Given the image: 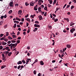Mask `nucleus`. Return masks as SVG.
<instances>
[{"mask_svg": "<svg viewBox=\"0 0 76 76\" xmlns=\"http://www.w3.org/2000/svg\"><path fill=\"white\" fill-rule=\"evenodd\" d=\"M75 29L73 28L71 29L70 31L71 34H73V32H74V31H75Z\"/></svg>", "mask_w": 76, "mask_h": 76, "instance_id": "1", "label": "nucleus"}, {"mask_svg": "<svg viewBox=\"0 0 76 76\" xmlns=\"http://www.w3.org/2000/svg\"><path fill=\"white\" fill-rule=\"evenodd\" d=\"M13 1L10 2L9 4L10 6V7H13Z\"/></svg>", "mask_w": 76, "mask_h": 76, "instance_id": "2", "label": "nucleus"}, {"mask_svg": "<svg viewBox=\"0 0 76 76\" xmlns=\"http://www.w3.org/2000/svg\"><path fill=\"white\" fill-rule=\"evenodd\" d=\"M34 26L35 27H37V28H40V26L39 25H37V24H35L34 25Z\"/></svg>", "mask_w": 76, "mask_h": 76, "instance_id": "3", "label": "nucleus"}, {"mask_svg": "<svg viewBox=\"0 0 76 76\" xmlns=\"http://www.w3.org/2000/svg\"><path fill=\"white\" fill-rule=\"evenodd\" d=\"M38 11L39 12H42L41 10H42V8H41V7H39L38 8Z\"/></svg>", "mask_w": 76, "mask_h": 76, "instance_id": "4", "label": "nucleus"}, {"mask_svg": "<svg viewBox=\"0 0 76 76\" xmlns=\"http://www.w3.org/2000/svg\"><path fill=\"white\" fill-rule=\"evenodd\" d=\"M12 45L13 46V47H15V46H17V43H16L15 44H12Z\"/></svg>", "mask_w": 76, "mask_h": 76, "instance_id": "5", "label": "nucleus"}, {"mask_svg": "<svg viewBox=\"0 0 76 76\" xmlns=\"http://www.w3.org/2000/svg\"><path fill=\"white\" fill-rule=\"evenodd\" d=\"M75 25V23H73V22H71L70 23V26H72V25Z\"/></svg>", "mask_w": 76, "mask_h": 76, "instance_id": "6", "label": "nucleus"}, {"mask_svg": "<svg viewBox=\"0 0 76 76\" xmlns=\"http://www.w3.org/2000/svg\"><path fill=\"white\" fill-rule=\"evenodd\" d=\"M40 63V64L41 65H43L44 64V62H43V61H39Z\"/></svg>", "mask_w": 76, "mask_h": 76, "instance_id": "7", "label": "nucleus"}, {"mask_svg": "<svg viewBox=\"0 0 76 76\" xmlns=\"http://www.w3.org/2000/svg\"><path fill=\"white\" fill-rule=\"evenodd\" d=\"M22 61H19L17 63L18 64H22Z\"/></svg>", "mask_w": 76, "mask_h": 76, "instance_id": "8", "label": "nucleus"}, {"mask_svg": "<svg viewBox=\"0 0 76 76\" xmlns=\"http://www.w3.org/2000/svg\"><path fill=\"white\" fill-rule=\"evenodd\" d=\"M2 44L3 45H6L7 44V43L4 42V41H3L2 42Z\"/></svg>", "mask_w": 76, "mask_h": 76, "instance_id": "9", "label": "nucleus"}, {"mask_svg": "<svg viewBox=\"0 0 76 76\" xmlns=\"http://www.w3.org/2000/svg\"><path fill=\"white\" fill-rule=\"evenodd\" d=\"M64 20H67V22H69V18H64Z\"/></svg>", "mask_w": 76, "mask_h": 76, "instance_id": "10", "label": "nucleus"}, {"mask_svg": "<svg viewBox=\"0 0 76 76\" xmlns=\"http://www.w3.org/2000/svg\"><path fill=\"white\" fill-rule=\"evenodd\" d=\"M22 11L21 10H20L18 11V14H20V15H21V13H22Z\"/></svg>", "mask_w": 76, "mask_h": 76, "instance_id": "11", "label": "nucleus"}, {"mask_svg": "<svg viewBox=\"0 0 76 76\" xmlns=\"http://www.w3.org/2000/svg\"><path fill=\"white\" fill-rule=\"evenodd\" d=\"M39 20H42V16H41V15H39Z\"/></svg>", "mask_w": 76, "mask_h": 76, "instance_id": "12", "label": "nucleus"}, {"mask_svg": "<svg viewBox=\"0 0 76 76\" xmlns=\"http://www.w3.org/2000/svg\"><path fill=\"white\" fill-rule=\"evenodd\" d=\"M39 3H43L44 1L42 0H39L38 1Z\"/></svg>", "mask_w": 76, "mask_h": 76, "instance_id": "13", "label": "nucleus"}, {"mask_svg": "<svg viewBox=\"0 0 76 76\" xmlns=\"http://www.w3.org/2000/svg\"><path fill=\"white\" fill-rule=\"evenodd\" d=\"M30 5H31V6H33L34 5V3H32V2H31L30 3Z\"/></svg>", "mask_w": 76, "mask_h": 76, "instance_id": "14", "label": "nucleus"}, {"mask_svg": "<svg viewBox=\"0 0 76 76\" xmlns=\"http://www.w3.org/2000/svg\"><path fill=\"white\" fill-rule=\"evenodd\" d=\"M6 66L5 65H3L1 66V69H4V67H5Z\"/></svg>", "mask_w": 76, "mask_h": 76, "instance_id": "15", "label": "nucleus"}, {"mask_svg": "<svg viewBox=\"0 0 76 76\" xmlns=\"http://www.w3.org/2000/svg\"><path fill=\"white\" fill-rule=\"evenodd\" d=\"M66 47L68 48H70V45H67Z\"/></svg>", "mask_w": 76, "mask_h": 76, "instance_id": "16", "label": "nucleus"}, {"mask_svg": "<svg viewBox=\"0 0 76 76\" xmlns=\"http://www.w3.org/2000/svg\"><path fill=\"white\" fill-rule=\"evenodd\" d=\"M37 30H38V28H35L34 29V30H33V31L34 32H35V31H37Z\"/></svg>", "mask_w": 76, "mask_h": 76, "instance_id": "17", "label": "nucleus"}, {"mask_svg": "<svg viewBox=\"0 0 76 76\" xmlns=\"http://www.w3.org/2000/svg\"><path fill=\"white\" fill-rule=\"evenodd\" d=\"M12 12H13L12 10H11L8 13H9V14H11V13H12Z\"/></svg>", "mask_w": 76, "mask_h": 76, "instance_id": "18", "label": "nucleus"}, {"mask_svg": "<svg viewBox=\"0 0 76 76\" xmlns=\"http://www.w3.org/2000/svg\"><path fill=\"white\" fill-rule=\"evenodd\" d=\"M37 9L38 8H37L36 7H34V10H37Z\"/></svg>", "mask_w": 76, "mask_h": 76, "instance_id": "19", "label": "nucleus"}, {"mask_svg": "<svg viewBox=\"0 0 76 76\" xmlns=\"http://www.w3.org/2000/svg\"><path fill=\"white\" fill-rule=\"evenodd\" d=\"M44 10H46L47 11L48 10H47V7H45L44 8Z\"/></svg>", "mask_w": 76, "mask_h": 76, "instance_id": "20", "label": "nucleus"}, {"mask_svg": "<svg viewBox=\"0 0 76 76\" xmlns=\"http://www.w3.org/2000/svg\"><path fill=\"white\" fill-rule=\"evenodd\" d=\"M56 0H54V2L53 3V6L55 4H56Z\"/></svg>", "mask_w": 76, "mask_h": 76, "instance_id": "21", "label": "nucleus"}, {"mask_svg": "<svg viewBox=\"0 0 76 76\" xmlns=\"http://www.w3.org/2000/svg\"><path fill=\"white\" fill-rule=\"evenodd\" d=\"M52 41L53 43L52 44V45H54V44H55V42H54V40H53Z\"/></svg>", "mask_w": 76, "mask_h": 76, "instance_id": "22", "label": "nucleus"}, {"mask_svg": "<svg viewBox=\"0 0 76 76\" xmlns=\"http://www.w3.org/2000/svg\"><path fill=\"white\" fill-rule=\"evenodd\" d=\"M12 53L11 52H10L9 53H8V56H10L12 54Z\"/></svg>", "mask_w": 76, "mask_h": 76, "instance_id": "23", "label": "nucleus"}, {"mask_svg": "<svg viewBox=\"0 0 76 76\" xmlns=\"http://www.w3.org/2000/svg\"><path fill=\"white\" fill-rule=\"evenodd\" d=\"M12 36L13 37L12 38H16V36L15 35H12Z\"/></svg>", "mask_w": 76, "mask_h": 76, "instance_id": "24", "label": "nucleus"}, {"mask_svg": "<svg viewBox=\"0 0 76 76\" xmlns=\"http://www.w3.org/2000/svg\"><path fill=\"white\" fill-rule=\"evenodd\" d=\"M16 27V23L14 24V25L13 26L14 28H15Z\"/></svg>", "mask_w": 76, "mask_h": 76, "instance_id": "25", "label": "nucleus"}, {"mask_svg": "<svg viewBox=\"0 0 76 76\" xmlns=\"http://www.w3.org/2000/svg\"><path fill=\"white\" fill-rule=\"evenodd\" d=\"M48 7H51V5L50 4H48Z\"/></svg>", "mask_w": 76, "mask_h": 76, "instance_id": "26", "label": "nucleus"}, {"mask_svg": "<svg viewBox=\"0 0 76 76\" xmlns=\"http://www.w3.org/2000/svg\"><path fill=\"white\" fill-rule=\"evenodd\" d=\"M25 4L26 6H27L28 5H29V4H28V2H26Z\"/></svg>", "mask_w": 76, "mask_h": 76, "instance_id": "27", "label": "nucleus"}, {"mask_svg": "<svg viewBox=\"0 0 76 76\" xmlns=\"http://www.w3.org/2000/svg\"><path fill=\"white\" fill-rule=\"evenodd\" d=\"M8 38L9 39H12V37H10V36H9L8 37Z\"/></svg>", "mask_w": 76, "mask_h": 76, "instance_id": "28", "label": "nucleus"}, {"mask_svg": "<svg viewBox=\"0 0 76 76\" xmlns=\"http://www.w3.org/2000/svg\"><path fill=\"white\" fill-rule=\"evenodd\" d=\"M20 40H18V41H17V44H19V43H20Z\"/></svg>", "mask_w": 76, "mask_h": 76, "instance_id": "29", "label": "nucleus"}, {"mask_svg": "<svg viewBox=\"0 0 76 76\" xmlns=\"http://www.w3.org/2000/svg\"><path fill=\"white\" fill-rule=\"evenodd\" d=\"M3 35H4V34H1L0 35L1 37H1H3Z\"/></svg>", "mask_w": 76, "mask_h": 76, "instance_id": "30", "label": "nucleus"}, {"mask_svg": "<svg viewBox=\"0 0 76 76\" xmlns=\"http://www.w3.org/2000/svg\"><path fill=\"white\" fill-rule=\"evenodd\" d=\"M50 4H52L53 3V1L52 0H50L49 1Z\"/></svg>", "mask_w": 76, "mask_h": 76, "instance_id": "31", "label": "nucleus"}, {"mask_svg": "<svg viewBox=\"0 0 76 76\" xmlns=\"http://www.w3.org/2000/svg\"><path fill=\"white\" fill-rule=\"evenodd\" d=\"M26 20H27V21H28V22H30V19L28 18L26 19Z\"/></svg>", "mask_w": 76, "mask_h": 76, "instance_id": "32", "label": "nucleus"}, {"mask_svg": "<svg viewBox=\"0 0 76 76\" xmlns=\"http://www.w3.org/2000/svg\"><path fill=\"white\" fill-rule=\"evenodd\" d=\"M57 21H58V19H56L54 20L55 22H57Z\"/></svg>", "mask_w": 76, "mask_h": 76, "instance_id": "33", "label": "nucleus"}, {"mask_svg": "<svg viewBox=\"0 0 76 76\" xmlns=\"http://www.w3.org/2000/svg\"><path fill=\"white\" fill-rule=\"evenodd\" d=\"M8 35H9V32H6V36H8Z\"/></svg>", "mask_w": 76, "mask_h": 76, "instance_id": "34", "label": "nucleus"}, {"mask_svg": "<svg viewBox=\"0 0 76 76\" xmlns=\"http://www.w3.org/2000/svg\"><path fill=\"white\" fill-rule=\"evenodd\" d=\"M11 41L12 43H14L16 42V41L13 40H11Z\"/></svg>", "mask_w": 76, "mask_h": 76, "instance_id": "35", "label": "nucleus"}, {"mask_svg": "<svg viewBox=\"0 0 76 76\" xmlns=\"http://www.w3.org/2000/svg\"><path fill=\"white\" fill-rule=\"evenodd\" d=\"M2 60H6V56H5L4 57H3Z\"/></svg>", "mask_w": 76, "mask_h": 76, "instance_id": "36", "label": "nucleus"}, {"mask_svg": "<svg viewBox=\"0 0 76 76\" xmlns=\"http://www.w3.org/2000/svg\"><path fill=\"white\" fill-rule=\"evenodd\" d=\"M22 62H23V64H25V63H26L25 61V60H22Z\"/></svg>", "mask_w": 76, "mask_h": 76, "instance_id": "37", "label": "nucleus"}, {"mask_svg": "<svg viewBox=\"0 0 76 76\" xmlns=\"http://www.w3.org/2000/svg\"><path fill=\"white\" fill-rule=\"evenodd\" d=\"M73 8H74V6L73 5H72L71 7V10H72V9H73Z\"/></svg>", "mask_w": 76, "mask_h": 76, "instance_id": "38", "label": "nucleus"}, {"mask_svg": "<svg viewBox=\"0 0 76 76\" xmlns=\"http://www.w3.org/2000/svg\"><path fill=\"white\" fill-rule=\"evenodd\" d=\"M33 73L34 74V75H36V73H37V71H36L34 70V72Z\"/></svg>", "mask_w": 76, "mask_h": 76, "instance_id": "39", "label": "nucleus"}, {"mask_svg": "<svg viewBox=\"0 0 76 76\" xmlns=\"http://www.w3.org/2000/svg\"><path fill=\"white\" fill-rule=\"evenodd\" d=\"M4 37H2V38L0 39V40H4Z\"/></svg>", "mask_w": 76, "mask_h": 76, "instance_id": "40", "label": "nucleus"}, {"mask_svg": "<svg viewBox=\"0 0 76 76\" xmlns=\"http://www.w3.org/2000/svg\"><path fill=\"white\" fill-rule=\"evenodd\" d=\"M40 7H42V8H44V5H42L40 6Z\"/></svg>", "mask_w": 76, "mask_h": 76, "instance_id": "41", "label": "nucleus"}, {"mask_svg": "<svg viewBox=\"0 0 76 76\" xmlns=\"http://www.w3.org/2000/svg\"><path fill=\"white\" fill-rule=\"evenodd\" d=\"M7 26L6 25L4 26V28H7Z\"/></svg>", "mask_w": 76, "mask_h": 76, "instance_id": "42", "label": "nucleus"}, {"mask_svg": "<svg viewBox=\"0 0 76 76\" xmlns=\"http://www.w3.org/2000/svg\"><path fill=\"white\" fill-rule=\"evenodd\" d=\"M21 22H24V18H22L21 19Z\"/></svg>", "mask_w": 76, "mask_h": 76, "instance_id": "43", "label": "nucleus"}, {"mask_svg": "<svg viewBox=\"0 0 76 76\" xmlns=\"http://www.w3.org/2000/svg\"><path fill=\"white\" fill-rule=\"evenodd\" d=\"M8 44H10L11 43V42L10 41H8L7 42Z\"/></svg>", "mask_w": 76, "mask_h": 76, "instance_id": "44", "label": "nucleus"}, {"mask_svg": "<svg viewBox=\"0 0 76 76\" xmlns=\"http://www.w3.org/2000/svg\"><path fill=\"white\" fill-rule=\"evenodd\" d=\"M3 46H0V50H2V49H3Z\"/></svg>", "mask_w": 76, "mask_h": 76, "instance_id": "45", "label": "nucleus"}, {"mask_svg": "<svg viewBox=\"0 0 76 76\" xmlns=\"http://www.w3.org/2000/svg\"><path fill=\"white\" fill-rule=\"evenodd\" d=\"M67 6V4H65L64 5V6L63 7V9H64L65 8V7Z\"/></svg>", "mask_w": 76, "mask_h": 76, "instance_id": "46", "label": "nucleus"}, {"mask_svg": "<svg viewBox=\"0 0 76 76\" xmlns=\"http://www.w3.org/2000/svg\"><path fill=\"white\" fill-rule=\"evenodd\" d=\"M37 61H38V59H36L33 64H34V63H36V62H37Z\"/></svg>", "mask_w": 76, "mask_h": 76, "instance_id": "47", "label": "nucleus"}, {"mask_svg": "<svg viewBox=\"0 0 76 76\" xmlns=\"http://www.w3.org/2000/svg\"><path fill=\"white\" fill-rule=\"evenodd\" d=\"M29 61H28V60L26 61V64H28V62H29Z\"/></svg>", "mask_w": 76, "mask_h": 76, "instance_id": "48", "label": "nucleus"}, {"mask_svg": "<svg viewBox=\"0 0 76 76\" xmlns=\"http://www.w3.org/2000/svg\"><path fill=\"white\" fill-rule=\"evenodd\" d=\"M9 48V47H7L5 48V49L7 50Z\"/></svg>", "mask_w": 76, "mask_h": 76, "instance_id": "49", "label": "nucleus"}, {"mask_svg": "<svg viewBox=\"0 0 76 76\" xmlns=\"http://www.w3.org/2000/svg\"><path fill=\"white\" fill-rule=\"evenodd\" d=\"M15 6H16V7L17 6H19V4H18L17 3L16 4H15Z\"/></svg>", "mask_w": 76, "mask_h": 76, "instance_id": "50", "label": "nucleus"}, {"mask_svg": "<svg viewBox=\"0 0 76 76\" xmlns=\"http://www.w3.org/2000/svg\"><path fill=\"white\" fill-rule=\"evenodd\" d=\"M64 64L65 66H67H67H68V65H67V64H68L67 63H66V64Z\"/></svg>", "mask_w": 76, "mask_h": 76, "instance_id": "51", "label": "nucleus"}, {"mask_svg": "<svg viewBox=\"0 0 76 76\" xmlns=\"http://www.w3.org/2000/svg\"><path fill=\"white\" fill-rule=\"evenodd\" d=\"M4 18V16H2L1 17V19H3Z\"/></svg>", "mask_w": 76, "mask_h": 76, "instance_id": "52", "label": "nucleus"}, {"mask_svg": "<svg viewBox=\"0 0 76 76\" xmlns=\"http://www.w3.org/2000/svg\"><path fill=\"white\" fill-rule=\"evenodd\" d=\"M41 76H42V74H41L40 73H39L38 75V76H41Z\"/></svg>", "mask_w": 76, "mask_h": 76, "instance_id": "53", "label": "nucleus"}, {"mask_svg": "<svg viewBox=\"0 0 76 76\" xmlns=\"http://www.w3.org/2000/svg\"><path fill=\"white\" fill-rule=\"evenodd\" d=\"M41 12L42 15H43L44 14V13H45L44 12H42V11H41Z\"/></svg>", "mask_w": 76, "mask_h": 76, "instance_id": "54", "label": "nucleus"}, {"mask_svg": "<svg viewBox=\"0 0 76 76\" xmlns=\"http://www.w3.org/2000/svg\"><path fill=\"white\" fill-rule=\"evenodd\" d=\"M28 16H29V15L27 14L25 16V18H28Z\"/></svg>", "mask_w": 76, "mask_h": 76, "instance_id": "55", "label": "nucleus"}, {"mask_svg": "<svg viewBox=\"0 0 76 76\" xmlns=\"http://www.w3.org/2000/svg\"><path fill=\"white\" fill-rule=\"evenodd\" d=\"M52 15L53 16H54V17H56V15H55L54 14H53Z\"/></svg>", "mask_w": 76, "mask_h": 76, "instance_id": "56", "label": "nucleus"}, {"mask_svg": "<svg viewBox=\"0 0 76 76\" xmlns=\"http://www.w3.org/2000/svg\"><path fill=\"white\" fill-rule=\"evenodd\" d=\"M19 34H20V31H18L17 33V35H19Z\"/></svg>", "mask_w": 76, "mask_h": 76, "instance_id": "57", "label": "nucleus"}, {"mask_svg": "<svg viewBox=\"0 0 76 76\" xmlns=\"http://www.w3.org/2000/svg\"><path fill=\"white\" fill-rule=\"evenodd\" d=\"M44 16H47V12H46L45 14H44Z\"/></svg>", "mask_w": 76, "mask_h": 76, "instance_id": "58", "label": "nucleus"}, {"mask_svg": "<svg viewBox=\"0 0 76 76\" xmlns=\"http://www.w3.org/2000/svg\"><path fill=\"white\" fill-rule=\"evenodd\" d=\"M4 18H7V15H5L4 16Z\"/></svg>", "mask_w": 76, "mask_h": 76, "instance_id": "59", "label": "nucleus"}, {"mask_svg": "<svg viewBox=\"0 0 76 76\" xmlns=\"http://www.w3.org/2000/svg\"><path fill=\"white\" fill-rule=\"evenodd\" d=\"M20 65H19L18 66V69H19L20 68Z\"/></svg>", "mask_w": 76, "mask_h": 76, "instance_id": "60", "label": "nucleus"}, {"mask_svg": "<svg viewBox=\"0 0 76 76\" xmlns=\"http://www.w3.org/2000/svg\"><path fill=\"white\" fill-rule=\"evenodd\" d=\"M35 23H38V24H39V22L37 21H36Z\"/></svg>", "mask_w": 76, "mask_h": 76, "instance_id": "61", "label": "nucleus"}, {"mask_svg": "<svg viewBox=\"0 0 76 76\" xmlns=\"http://www.w3.org/2000/svg\"><path fill=\"white\" fill-rule=\"evenodd\" d=\"M9 51H6L5 52V54H9Z\"/></svg>", "mask_w": 76, "mask_h": 76, "instance_id": "62", "label": "nucleus"}, {"mask_svg": "<svg viewBox=\"0 0 76 76\" xmlns=\"http://www.w3.org/2000/svg\"><path fill=\"white\" fill-rule=\"evenodd\" d=\"M37 4L38 5H41V3L40 2H39Z\"/></svg>", "mask_w": 76, "mask_h": 76, "instance_id": "63", "label": "nucleus"}, {"mask_svg": "<svg viewBox=\"0 0 76 76\" xmlns=\"http://www.w3.org/2000/svg\"><path fill=\"white\" fill-rule=\"evenodd\" d=\"M70 75L71 76H73V73H71L70 74Z\"/></svg>", "mask_w": 76, "mask_h": 76, "instance_id": "64", "label": "nucleus"}]
</instances>
